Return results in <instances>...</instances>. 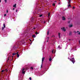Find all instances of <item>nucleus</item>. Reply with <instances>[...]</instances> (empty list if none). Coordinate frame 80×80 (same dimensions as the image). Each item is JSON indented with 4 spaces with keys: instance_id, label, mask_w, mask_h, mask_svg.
I'll use <instances>...</instances> for the list:
<instances>
[{
    "instance_id": "obj_24",
    "label": "nucleus",
    "mask_w": 80,
    "mask_h": 80,
    "mask_svg": "<svg viewBox=\"0 0 80 80\" xmlns=\"http://www.w3.org/2000/svg\"><path fill=\"white\" fill-rule=\"evenodd\" d=\"M71 2V1H69V2H68V3H69V4Z\"/></svg>"
},
{
    "instance_id": "obj_45",
    "label": "nucleus",
    "mask_w": 80,
    "mask_h": 80,
    "mask_svg": "<svg viewBox=\"0 0 80 80\" xmlns=\"http://www.w3.org/2000/svg\"><path fill=\"white\" fill-rule=\"evenodd\" d=\"M34 28V29H35V28Z\"/></svg>"
},
{
    "instance_id": "obj_34",
    "label": "nucleus",
    "mask_w": 80,
    "mask_h": 80,
    "mask_svg": "<svg viewBox=\"0 0 80 80\" xmlns=\"http://www.w3.org/2000/svg\"><path fill=\"white\" fill-rule=\"evenodd\" d=\"M70 23V21H69L68 22V23Z\"/></svg>"
},
{
    "instance_id": "obj_4",
    "label": "nucleus",
    "mask_w": 80,
    "mask_h": 80,
    "mask_svg": "<svg viewBox=\"0 0 80 80\" xmlns=\"http://www.w3.org/2000/svg\"><path fill=\"white\" fill-rule=\"evenodd\" d=\"M73 27V25H72V24L69 25V27L70 28H71V27Z\"/></svg>"
},
{
    "instance_id": "obj_16",
    "label": "nucleus",
    "mask_w": 80,
    "mask_h": 80,
    "mask_svg": "<svg viewBox=\"0 0 80 80\" xmlns=\"http://www.w3.org/2000/svg\"><path fill=\"white\" fill-rule=\"evenodd\" d=\"M50 13H48V17H50Z\"/></svg>"
},
{
    "instance_id": "obj_20",
    "label": "nucleus",
    "mask_w": 80,
    "mask_h": 80,
    "mask_svg": "<svg viewBox=\"0 0 80 80\" xmlns=\"http://www.w3.org/2000/svg\"><path fill=\"white\" fill-rule=\"evenodd\" d=\"M22 71H24V70H25V68H23L22 69H21Z\"/></svg>"
},
{
    "instance_id": "obj_43",
    "label": "nucleus",
    "mask_w": 80,
    "mask_h": 80,
    "mask_svg": "<svg viewBox=\"0 0 80 80\" xmlns=\"http://www.w3.org/2000/svg\"><path fill=\"white\" fill-rule=\"evenodd\" d=\"M68 0V1H71V0Z\"/></svg>"
},
{
    "instance_id": "obj_14",
    "label": "nucleus",
    "mask_w": 80,
    "mask_h": 80,
    "mask_svg": "<svg viewBox=\"0 0 80 80\" xmlns=\"http://www.w3.org/2000/svg\"><path fill=\"white\" fill-rule=\"evenodd\" d=\"M68 7H71L72 6H71V5L70 4H69V5H68Z\"/></svg>"
},
{
    "instance_id": "obj_40",
    "label": "nucleus",
    "mask_w": 80,
    "mask_h": 80,
    "mask_svg": "<svg viewBox=\"0 0 80 80\" xmlns=\"http://www.w3.org/2000/svg\"><path fill=\"white\" fill-rule=\"evenodd\" d=\"M7 13H8V10H7Z\"/></svg>"
},
{
    "instance_id": "obj_35",
    "label": "nucleus",
    "mask_w": 80,
    "mask_h": 80,
    "mask_svg": "<svg viewBox=\"0 0 80 80\" xmlns=\"http://www.w3.org/2000/svg\"><path fill=\"white\" fill-rule=\"evenodd\" d=\"M78 35H80V32L79 33H78Z\"/></svg>"
},
{
    "instance_id": "obj_10",
    "label": "nucleus",
    "mask_w": 80,
    "mask_h": 80,
    "mask_svg": "<svg viewBox=\"0 0 80 80\" xmlns=\"http://www.w3.org/2000/svg\"><path fill=\"white\" fill-rule=\"evenodd\" d=\"M22 74H25V71H22Z\"/></svg>"
},
{
    "instance_id": "obj_29",
    "label": "nucleus",
    "mask_w": 80,
    "mask_h": 80,
    "mask_svg": "<svg viewBox=\"0 0 80 80\" xmlns=\"http://www.w3.org/2000/svg\"><path fill=\"white\" fill-rule=\"evenodd\" d=\"M74 32L75 33H77V31H74Z\"/></svg>"
},
{
    "instance_id": "obj_31",
    "label": "nucleus",
    "mask_w": 80,
    "mask_h": 80,
    "mask_svg": "<svg viewBox=\"0 0 80 80\" xmlns=\"http://www.w3.org/2000/svg\"><path fill=\"white\" fill-rule=\"evenodd\" d=\"M18 11V10L17 9L16 11V12H17Z\"/></svg>"
},
{
    "instance_id": "obj_28",
    "label": "nucleus",
    "mask_w": 80,
    "mask_h": 80,
    "mask_svg": "<svg viewBox=\"0 0 80 80\" xmlns=\"http://www.w3.org/2000/svg\"><path fill=\"white\" fill-rule=\"evenodd\" d=\"M7 0H4V2H5V3H7Z\"/></svg>"
},
{
    "instance_id": "obj_21",
    "label": "nucleus",
    "mask_w": 80,
    "mask_h": 80,
    "mask_svg": "<svg viewBox=\"0 0 80 80\" xmlns=\"http://www.w3.org/2000/svg\"><path fill=\"white\" fill-rule=\"evenodd\" d=\"M5 72V70H2V71H1V72Z\"/></svg>"
},
{
    "instance_id": "obj_36",
    "label": "nucleus",
    "mask_w": 80,
    "mask_h": 80,
    "mask_svg": "<svg viewBox=\"0 0 80 80\" xmlns=\"http://www.w3.org/2000/svg\"><path fill=\"white\" fill-rule=\"evenodd\" d=\"M52 53H53V50H52Z\"/></svg>"
},
{
    "instance_id": "obj_46",
    "label": "nucleus",
    "mask_w": 80,
    "mask_h": 80,
    "mask_svg": "<svg viewBox=\"0 0 80 80\" xmlns=\"http://www.w3.org/2000/svg\"><path fill=\"white\" fill-rule=\"evenodd\" d=\"M48 42V40H47V42Z\"/></svg>"
},
{
    "instance_id": "obj_41",
    "label": "nucleus",
    "mask_w": 80,
    "mask_h": 80,
    "mask_svg": "<svg viewBox=\"0 0 80 80\" xmlns=\"http://www.w3.org/2000/svg\"><path fill=\"white\" fill-rule=\"evenodd\" d=\"M79 44H80V40L79 41Z\"/></svg>"
},
{
    "instance_id": "obj_47",
    "label": "nucleus",
    "mask_w": 80,
    "mask_h": 80,
    "mask_svg": "<svg viewBox=\"0 0 80 80\" xmlns=\"http://www.w3.org/2000/svg\"><path fill=\"white\" fill-rule=\"evenodd\" d=\"M9 60V59H8V60Z\"/></svg>"
},
{
    "instance_id": "obj_32",
    "label": "nucleus",
    "mask_w": 80,
    "mask_h": 80,
    "mask_svg": "<svg viewBox=\"0 0 80 80\" xmlns=\"http://www.w3.org/2000/svg\"><path fill=\"white\" fill-rule=\"evenodd\" d=\"M42 63L41 66V68H42Z\"/></svg>"
},
{
    "instance_id": "obj_11",
    "label": "nucleus",
    "mask_w": 80,
    "mask_h": 80,
    "mask_svg": "<svg viewBox=\"0 0 80 80\" xmlns=\"http://www.w3.org/2000/svg\"><path fill=\"white\" fill-rule=\"evenodd\" d=\"M72 32H69V35H70V36H71V35H72Z\"/></svg>"
},
{
    "instance_id": "obj_48",
    "label": "nucleus",
    "mask_w": 80,
    "mask_h": 80,
    "mask_svg": "<svg viewBox=\"0 0 80 80\" xmlns=\"http://www.w3.org/2000/svg\"><path fill=\"white\" fill-rule=\"evenodd\" d=\"M69 41L70 40V39H69Z\"/></svg>"
},
{
    "instance_id": "obj_33",
    "label": "nucleus",
    "mask_w": 80,
    "mask_h": 80,
    "mask_svg": "<svg viewBox=\"0 0 80 80\" xmlns=\"http://www.w3.org/2000/svg\"><path fill=\"white\" fill-rule=\"evenodd\" d=\"M73 8L74 9H75V7H73Z\"/></svg>"
},
{
    "instance_id": "obj_42",
    "label": "nucleus",
    "mask_w": 80,
    "mask_h": 80,
    "mask_svg": "<svg viewBox=\"0 0 80 80\" xmlns=\"http://www.w3.org/2000/svg\"><path fill=\"white\" fill-rule=\"evenodd\" d=\"M12 9L13 10H15V8H13Z\"/></svg>"
},
{
    "instance_id": "obj_3",
    "label": "nucleus",
    "mask_w": 80,
    "mask_h": 80,
    "mask_svg": "<svg viewBox=\"0 0 80 80\" xmlns=\"http://www.w3.org/2000/svg\"><path fill=\"white\" fill-rule=\"evenodd\" d=\"M3 27H2V30H3V29H4V28H5V23H4L3 24Z\"/></svg>"
},
{
    "instance_id": "obj_1",
    "label": "nucleus",
    "mask_w": 80,
    "mask_h": 80,
    "mask_svg": "<svg viewBox=\"0 0 80 80\" xmlns=\"http://www.w3.org/2000/svg\"><path fill=\"white\" fill-rule=\"evenodd\" d=\"M70 60L71 61V62L74 64V63L75 62V59L74 58H72V59H70Z\"/></svg>"
},
{
    "instance_id": "obj_27",
    "label": "nucleus",
    "mask_w": 80,
    "mask_h": 80,
    "mask_svg": "<svg viewBox=\"0 0 80 80\" xmlns=\"http://www.w3.org/2000/svg\"><path fill=\"white\" fill-rule=\"evenodd\" d=\"M29 79L30 80H32V78L31 77H30Z\"/></svg>"
},
{
    "instance_id": "obj_7",
    "label": "nucleus",
    "mask_w": 80,
    "mask_h": 80,
    "mask_svg": "<svg viewBox=\"0 0 80 80\" xmlns=\"http://www.w3.org/2000/svg\"><path fill=\"white\" fill-rule=\"evenodd\" d=\"M45 60V58H42V64L43 63V61Z\"/></svg>"
},
{
    "instance_id": "obj_30",
    "label": "nucleus",
    "mask_w": 80,
    "mask_h": 80,
    "mask_svg": "<svg viewBox=\"0 0 80 80\" xmlns=\"http://www.w3.org/2000/svg\"><path fill=\"white\" fill-rule=\"evenodd\" d=\"M12 60H13V56H12Z\"/></svg>"
},
{
    "instance_id": "obj_9",
    "label": "nucleus",
    "mask_w": 80,
    "mask_h": 80,
    "mask_svg": "<svg viewBox=\"0 0 80 80\" xmlns=\"http://www.w3.org/2000/svg\"><path fill=\"white\" fill-rule=\"evenodd\" d=\"M58 35L59 38H60V33L59 32L58 33Z\"/></svg>"
},
{
    "instance_id": "obj_13",
    "label": "nucleus",
    "mask_w": 80,
    "mask_h": 80,
    "mask_svg": "<svg viewBox=\"0 0 80 80\" xmlns=\"http://www.w3.org/2000/svg\"><path fill=\"white\" fill-rule=\"evenodd\" d=\"M58 48H59V49H60V48H61L60 47V46H58Z\"/></svg>"
},
{
    "instance_id": "obj_17",
    "label": "nucleus",
    "mask_w": 80,
    "mask_h": 80,
    "mask_svg": "<svg viewBox=\"0 0 80 80\" xmlns=\"http://www.w3.org/2000/svg\"><path fill=\"white\" fill-rule=\"evenodd\" d=\"M16 54H17V53H14L12 54V55H16Z\"/></svg>"
},
{
    "instance_id": "obj_22",
    "label": "nucleus",
    "mask_w": 80,
    "mask_h": 80,
    "mask_svg": "<svg viewBox=\"0 0 80 80\" xmlns=\"http://www.w3.org/2000/svg\"><path fill=\"white\" fill-rule=\"evenodd\" d=\"M52 5H53L54 6H55V3H53Z\"/></svg>"
},
{
    "instance_id": "obj_37",
    "label": "nucleus",
    "mask_w": 80,
    "mask_h": 80,
    "mask_svg": "<svg viewBox=\"0 0 80 80\" xmlns=\"http://www.w3.org/2000/svg\"><path fill=\"white\" fill-rule=\"evenodd\" d=\"M78 33H79V31H77Z\"/></svg>"
},
{
    "instance_id": "obj_15",
    "label": "nucleus",
    "mask_w": 80,
    "mask_h": 80,
    "mask_svg": "<svg viewBox=\"0 0 80 80\" xmlns=\"http://www.w3.org/2000/svg\"><path fill=\"white\" fill-rule=\"evenodd\" d=\"M13 7L15 8L16 7V4L13 6Z\"/></svg>"
},
{
    "instance_id": "obj_25",
    "label": "nucleus",
    "mask_w": 80,
    "mask_h": 80,
    "mask_svg": "<svg viewBox=\"0 0 80 80\" xmlns=\"http://www.w3.org/2000/svg\"><path fill=\"white\" fill-rule=\"evenodd\" d=\"M49 33V31H48V32H47L48 35Z\"/></svg>"
},
{
    "instance_id": "obj_26",
    "label": "nucleus",
    "mask_w": 80,
    "mask_h": 80,
    "mask_svg": "<svg viewBox=\"0 0 80 80\" xmlns=\"http://www.w3.org/2000/svg\"><path fill=\"white\" fill-rule=\"evenodd\" d=\"M30 68L32 69V70H33V68L32 67H31Z\"/></svg>"
},
{
    "instance_id": "obj_2",
    "label": "nucleus",
    "mask_w": 80,
    "mask_h": 80,
    "mask_svg": "<svg viewBox=\"0 0 80 80\" xmlns=\"http://www.w3.org/2000/svg\"><path fill=\"white\" fill-rule=\"evenodd\" d=\"M61 29L62 30V31H63L64 32H65V31H66V29H65L64 27L61 28Z\"/></svg>"
},
{
    "instance_id": "obj_12",
    "label": "nucleus",
    "mask_w": 80,
    "mask_h": 80,
    "mask_svg": "<svg viewBox=\"0 0 80 80\" xmlns=\"http://www.w3.org/2000/svg\"><path fill=\"white\" fill-rule=\"evenodd\" d=\"M49 61H50V62H51V61H52V58H51V57H50L49 59Z\"/></svg>"
},
{
    "instance_id": "obj_23",
    "label": "nucleus",
    "mask_w": 80,
    "mask_h": 80,
    "mask_svg": "<svg viewBox=\"0 0 80 80\" xmlns=\"http://www.w3.org/2000/svg\"><path fill=\"white\" fill-rule=\"evenodd\" d=\"M5 72H8V70H7V69H5Z\"/></svg>"
},
{
    "instance_id": "obj_8",
    "label": "nucleus",
    "mask_w": 80,
    "mask_h": 80,
    "mask_svg": "<svg viewBox=\"0 0 80 80\" xmlns=\"http://www.w3.org/2000/svg\"><path fill=\"white\" fill-rule=\"evenodd\" d=\"M32 37L33 38H35L36 37V36H35V35L34 34L32 35Z\"/></svg>"
},
{
    "instance_id": "obj_39",
    "label": "nucleus",
    "mask_w": 80,
    "mask_h": 80,
    "mask_svg": "<svg viewBox=\"0 0 80 80\" xmlns=\"http://www.w3.org/2000/svg\"><path fill=\"white\" fill-rule=\"evenodd\" d=\"M68 58V59H69V60H70V58Z\"/></svg>"
},
{
    "instance_id": "obj_19",
    "label": "nucleus",
    "mask_w": 80,
    "mask_h": 80,
    "mask_svg": "<svg viewBox=\"0 0 80 80\" xmlns=\"http://www.w3.org/2000/svg\"><path fill=\"white\" fill-rule=\"evenodd\" d=\"M42 14L40 15L39 16V17H42Z\"/></svg>"
},
{
    "instance_id": "obj_6",
    "label": "nucleus",
    "mask_w": 80,
    "mask_h": 80,
    "mask_svg": "<svg viewBox=\"0 0 80 80\" xmlns=\"http://www.w3.org/2000/svg\"><path fill=\"white\" fill-rule=\"evenodd\" d=\"M16 54H17V57H18H18H19V56H20L19 54H18V52H17Z\"/></svg>"
},
{
    "instance_id": "obj_5",
    "label": "nucleus",
    "mask_w": 80,
    "mask_h": 80,
    "mask_svg": "<svg viewBox=\"0 0 80 80\" xmlns=\"http://www.w3.org/2000/svg\"><path fill=\"white\" fill-rule=\"evenodd\" d=\"M62 20H66V18H65L64 17H62Z\"/></svg>"
},
{
    "instance_id": "obj_18",
    "label": "nucleus",
    "mask_w": 80,
    "mask_h": 80,
    "mask_svg": "<svg viewBox=\"0 0 80 80\" xmlns=\"http://www.w3.org/2000/svg\"><path fill=\"white\" fill-rule=\"evenodd\" d=\"M39 33L38 32H36V33H35L36 35H37V34H38Z\"/></svg>"
},
{
    "instance_id": "obj_44",
    "label": "nucleus",
    "mask_w": 80,
    "mask_h": 80,
    "mask_svg": "<svg viewBox=\"0 0 80 80\" xmlns=\"http://www.w3.org/2000/svg\"><path fill=\"white\" fill-rule=\"evenodd\" d=\"M1 2V0H0V3Z\"/></svg>"
},
{
    "instance_id": "obj_38",
    "label": "nucleus",
    "mask_w": 80,
    "mask_h": 80,
    "mask_svg": "<svg viewBox=\"0 0 80 80\" xmlns=\"http://www.w3.org/2000/svg\"><path fill=\"white\" fill-rule=\"evenodd\" d=\"M5 16H6V14H4V17H5Z\"/></svg>"
}]
</instances>
